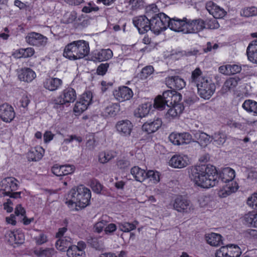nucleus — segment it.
Segmentation results:
<instances>
[{
    "instance_id": "obj_1",
    "label": "nucleus",
    "mask_w": 257,
    "mask_h": 257,
    "mask_svg": "<svg viewBox=\"0 0 257 257\" xmlns=\"http://www.w3.org/2000/svg\"><path fill=\"white\" fill-rule=\"evenodd\" d=\"M189 177L195 184L202 188H208L218 183V173L213 166L201 165L189 169Z\"/></svg>"
},
{
    "instance_id": "obj_2",
    "label": "nucleus",
    "mask_w": 257,
    "mask_h": 257,
    "mask_svg": "<svg viewBox=\"0 0 257 257\" xmlns=\"http://www.w3.org/2000/svg\"><path fill=\"white\" fill-rule=\"evenodd\" d=\"M91 198L90 190L80 185L71 189L67 195L66 203L69 205L75 204L76 206L84 208L89 204Z\"/></svg>"
},
{
    "instance_id": "obj_3",
    "label": "nucleus",
    "mask_w": 257,
    "mask_h": 257,
    "mask_svg": "<svg viewBox=\"0 0 257 257\" xmlns=\"http://www.w3.org/2000/svg\"><path fill=\"white\" fill-rule=\"evenodd\" d=\"M89 52L88 43L84 40L73 41L65 48L63 56L70 60H77L84 58Z\"/></svg>"
},
{
    "instance_id": "obj_4",
    "label": "nucleus",
    "mask_w": 257,
    "mask_h": 257,
    "mask_svg": "<svg viewBox=\"0 0 257 257\" xmlns=\"http://www.w3.org/2000/svg\"><path fill=\"white\" fill-rule=\"evenodd\" d=\"M170 18L163 13L155 14L151 18V30L155 34L159 35L167 28Z\"/></svg>"
},
{
    "instance_id": "obj_5",
    "label": "nucleus",
    "mask_w": 257,
    "mask_h": 257,
    "mask_svg": "<svg viewBox=\"0 0 257 257\" xmlns=\"http://www.w3.org/2000/svg\"><path fill=\"white\" fill-rule=\"evenodd\" d=\"M196 86L199 95L205 99H209L215 90V84L205 79H202L201 82L196 84Z\"/></svg>"
},
{
    "instance_id": "obj_6",
    "label": "nucleus",
    "mask_w": 257,
    "mask_h": 257,
    "mask_svg": "<svg viewBox=\"0 0 257 257\" xmlns=\"http://www.w3.org/2000/svg\"><path fill=\"white\" fill-rule=\"evenodd\" d=\"M173 93L174 90H167L164 92L162 96L158 95L154 100V107L161 110L166 106L170 107L173 103Z\"/></svg>"
},
{
    "instance_id": "obj_7",
    "label": "nucleus",
    "mask_w": 257,
    "mask_h": 257,
    "mask_svg": "<svg viewBox=\"0 0 257 257\" xmlns=\"http://www.w3.org/2000/svg\"><path fill=\"white\" fill-rule=\"evenodd\" d=\"M76 95L75 91L72 88L65 89L62 95L53 101L54 107L58 108L63 104L74 102L76 99Z\"/></svg>"
},
{
    "instance_id": "obj_8",
    "label": "nucleus",
    "mask_w": 257,
    "mask_h": 257,
    "mask_svg": "<svg viewBox=\"0 0 257 257\" xmlns=\"http://www.w3.org/2000/svg\"><path fill=\"white\" fill-rule=\"evenodd\" d=\"M133 23L140 34H144L151 30V18L147 15L135 17L133 20Z\"/></svg>"
},
{
    "instance_id": "obj_9",
    "label": "nucleus",
    "mask_w": 257,
    "mask_h": 257,
    "mask_svg": "<svg viewBox=\"0 0 257 257\" xmlns=\"http://www.w3.org/2000/svg\"><path fill=\"white\" fill-rule=\"evenodd\" d=\"M16 179L12 177H8L3 179L0 183V195L7 196L10 195L13 191L17 190V185L15 183Z\"/></svg>"
},
{
    "instance_id": "obj_10",
    "label": "nucleus",
    "mask_w": 257,
    "mask_h": 257,
    "mask_svg": "<svg viewBox=\"0 0 257 257\" xmlns=\"http://www.w3.org/2000/svg\"><path fill=\"white\" fill-rule=\"evenodd\" d=\"M26 41L31 45L44 46L47 43V38L40 33L31 32L26 37Z\"/></svg>"
},
{
    "instance_id": "obj_11",
    "label": "nucleus",
    "mask_w": 257,
    "mask_h": 257,
    "mask_svg": "<svg viewBox=\"0 0 257 257\" xmlns=\"http://www.w3.org/2000/svg\"><path fill=\"white\" fill-rule=\"evenodd\" d=\"M173 208L179 212L187 213L190 209V202L182 196L177 197L174 201Z\"/></svg>"
},
{
    "instance_id": "obj_12",
    "label": "nucleus",
    "mask_w": 257,
    "mask_h": 257,
    "mask_svg": "<svg viewBox=\"0 0 257 257\" xmlns=\"http://www.w3.org/2000/svg\"><path fill=\"white\" fill-rule=\"evenodd\" d=\"M15 116L13 108L7 103H5L0 106V117L2 119L6 122L11 121Z\"/></svg>"
},
{
    "instance_id": "obj_13",
    "label": "nucleus",
    "mask_w": 257,
    "mask_h": 257,
    "mask_svg": "<svg viewBox=\"0 0 257 257\" xmlns=\"http://www.w3.org/2000/svg\"><path fill=\"white\" fill-rule=\"evenodd\" d=\"M162 123V120L158 117L150 119L144 123L142 130L148 134L153 133L161 127Z\"/></svg>"
},
{
    "instance_id": "obj_14",
    "label": "nucleus",
    "mask_w": 257,
    "mask_h": 257,
    "mask_svg": "<svg viewBox=\"0 0 257 257\" xmlns=\"http://www.w3.org/2000/svg\"><path fill=\"white\" fill-rule=\"evenodd\" d=\"M133 127L132 122L127 119L119 121L115 125L117 131L123 136H130Z\"/></svg>"
},
{
    "instance_id": "obj_15",
    "label": "nucleus",
    "mask_w": 257,
    "mask_h": 257,
    "mask_svg": "<svg viewBox=\"0 0 257 257\" xmlns=\"http://www.w3.org/2000/svg\"><path fill=\"white\" fill-rule=\"evenodd\" d=\"M206 8L210 14L212 15L215 19L222 18L226 14L223 9L220 8L212 2H208L206 4Z\"/></svg>"
},
{
    "instance_id": "obj_16",
    "label": "nucleus",
    "mask_w": 257,
    "mask_h": 257,
    "mask_svg": "<svg viewBox=\"0 0 257 257\" xmlns=\"http://www.w3.org/2000/svg\"><path fill=\"white\" fill-rule=\"evenodd\" d=\"M114 95L116 99L119 101H123L125 100H128L133 95L132 90L127 86H122L118 88L114 93Z\"/></svg>"
},
{
    "instance_id": "obj_17",
    "label": "nucleus",
    "mask_w": 257,
    "mask_h": 257,
    "mask_svg": "<svg viewBox=\"0 0 257 257\" xmlns=\"http://www.w3.org/2000/svg\"><path fill=\"white\" fill-rule=\"evenodd\" d=\"M188 158L187 156L175 155L170 161L171 166L176 168H182L188 165Z\"/></svg>"
},
{
    "instance_id": "obj_18",
    "label": "nucleus",
    "mask_w": 257,
    "mask_h": 257,
    "mask_svg": "<svg viewBox=\"0 0 257 257\" xmlns=\"http://www.w3.org/2000/svg\"><path fill=\"white\" fill-rule=\"evenodd\" d=\"M151 105L145 103L140 105L134 111V115L136 117L143 118L146 117H150L152 113H150Z\"/></svg>"
},
{
    "instance_id": "obj_19",
    "label": "nucleus",
    "mask_w": 257,
    "mask_h": 257,
    "mask_svg": "<svg viewBox=\"0 0 257 257\" xmlns=\"http://www.w3.org/2000/svg\"><path fill=\"white\" fill-rule=\"evenodd\" d=\"M235 177V171L232 169L227 167L224 168L221 173L218 174L217 180L220 179L221 182L224 183L232 182V181Z\"/></svg>"
},
{
    "instance_id": "obj_20",
    "label": "nucleus",
    "mask_w": 257,
    "mask_h": 257,
    "mask_svg": "<svg viewBox=\"0 0 257 257\" xmlns=\"http://www.w3.org/2000/svg\"><path fill=\"white\" fill-rule=\"evenodd\" d=\"M169 108L165 114L166 118L171 119L180 114L184 109L183 104H177L168 107Z\"/></svg>"
},
{
    "instance_id": "obj_21",
    "label": "nucleus",
    "mask_w": 257,
    "mask_h": 257,
    "mask_svg": "<svg viewBox=\"0 0 257 257\" xmlns=\"http://www.w3.org/2000/svg\"><path fill=\"white\" fill-rule=\"evenodd\" d=\"M248 59L257 64V39L250 43L246 49Z\"/></svg>"
},
{
    "instance_id": "obj_22",
    "label": "nucleus",
    "mask_w": 257,
    "mask_h": 257,
    "mask_svg": "<svg viewBox=\"0 0 257 257\" xmlns=\"http://www.w3.org/2000/svg\"><path fill=\"white\" fill-rule=\"evenodd\" d=\"M18 77L21 81L29 82L35 78L36 74L29 68H23L19 72Z\"/></svg>"
},
{
    "instance_id": "obj_23",
    "label": "nucleus",
    "mask_w": 257,
    "mask_h": 257,
    "mask_svg": "<svg viewBox=\"0 0 257 257\" xmlns=\"http://www.w3.org/2000/svg\"><path fill=\"white\" fill-rule=\"evenodd\" d=\"M44 152V150L40 147L32 149L27 154L28 159L30 161H39L43 156Z\"/></svg>"
},
{
    "instance_id": "obj_24",
    "label": "nucleus",
    "mask_w": 257,
    "mask_h": 257,
    "mask_svg": "<svg viewBox=\"0 0 257 257\" xmlns=\"http://www.w3.org/2000/svg\"><path fill=\"white\" fill-rule=\"evenodd\" d=\"M238 186L236 182H231L227 184L223 188L218 192L220 197L225 198L231 193L235 192L238 189Z\"/></svg>"
},
{
    "instance_id": "obj_25",
    "label": "nucleus",
    "mask_w": 257,
    "mask_h": 257,
    "mask_svg": "<svg viewBox=\"0 0 257 257\" xmlns=\"http://www.w3.org/2000/svg\"><path fill=\"white\" fill-rule=\"evenodd\" d=\"M185 21H187L186 18H184L183 20L170 18V21H168V23L167 27L174 31L181 32V30L183 29V25H184Z\"/></svg>"
},
{
    "instance_id": "obj_26",
    "label": "nucleus",
    "mask_w": 257,
    "mask_h": 257,
    "mask_svg": "<svg viewBox=\"0 0 257 257\" xmlns=\"http://www.w3.org/2000/svg\"><path fill=\"white\" fill-rule=\"evenodd\" d=\"M239 80L238 77H231L226 80L221 88V93L225 94L233 89L237 85Z\"/></svg>"
},
{
    "instance_id": "obj_27",
    "label": "nucleus",
    "mask_w": 257,
    "mask_h": 257,
    "mask_svg": "<svg viewBox=\"0 0 257 257\" xmlns=\"http://www.w3.org/2000/svg\"><path fill=\"white\" fill-rule=\"evenodd\" d=\"M166 81L167 84L172 85L178 89H182L186 85L184 80L178 76L169 77L166 79Z\"/></svg>"
},
{
    "instance_id": "obj_28",
    "label": "nucleus",
    "mask_w": 257,
    "mask_h": 257,
    "mask_svg": "<svg viewBox=\"0 0 257 257\" xmlns=\"http://www.w3.org/2000/svg\"><path fill=\"white\" fill-rule=\"evenodd\" d=\"M71 238L69 237H64L58 239L55 244L56 247L57 249L61 251H65L66 249L67 253H69L71 248Z\"/></svg>"
},
{
    "instance_id": "obj_29",
    "label": "nucleus",
    "mask_w": 257,
    "mask_h": 257,
    "mask_svg": "<svg viewBox=\"0 0 257 257\" xmlns=\"http://www.w3.org/2000/svg\"><path fill=\"white\" fill-rule=\"evenodd\" d=\"M206 240L212 246H217L222 244L221 236L219 234L211 233L206 235Z\"/></svg>"
},
{
    "instance_id": "obj_30",
    "label": "nucleus",
    "mask_w": 257,
    "mask_h": 257,
    "mask_svg": "<svg viewBox=\"0 0 257 257\" xmlns=\"http://www.w3.org/2000/svg\"><path fill=\"white\" fill-rule=\"evenodd\" d=\"M131 173L137 181L142 182L146 179V171L138 166L133 167Z\"/></svg>"
},
{
    "instance_id": "obj_31",
    "label": "nucleus",
    "mask_w": 257,
    "mask_h": 257,
    "mask_svg": "<svg viewBox=\"0 0 257 257\" xmlns=\"http://www.w3.org/2000/svg\"><path fill=\"white\" fill-rule=\"evenodd\" d=\"M62 84V80L57 78L48 79L44 83L45 87L50 90H56Z\"/></svg>"
},
{
    "instance_id": "obj_32",
    "label": "nucleus",
    "mask_w": 257,
    "mask_h": 257,
    "mask_svg": "<svg viewBox=\"0 0 257 257\" xmlns=\"http://www.w3.org/2000/svg\"><path fill=\"white\" fill-rule=\"evenodd\" d=\"M120 110V106L118 103H113L107 106L103 112L106 117H114Z\"/></svg>"
},
{
    "instance_id": "obj_33",
    "label": "nucleus",
    "mask_w": 257,
    "mask_h": 257,
    "mask_svg": "<svg viewBox=\"0 0 257 257\" xmlns=\"http://www.w3.org/2000/svg\"><path fill=\"white\" fill-rule=\"evenodd\" d=\"M194 137L197 142L202 146H206L210 142L211 137L205 133L197 132L195 134Z\"/></svg>"
},
{
    "instance_id": "obj_34",
    "label": "nucleus",
    "mask_w": 257,
    "mask_h": 257,
    "mask_svg": "<svg viewBox=\"0 0 257 257\" xmlns=\"http://www.w3.org/2000/svg\"><path fill=\"white\" fill-rule=\"evenodd\" d=\"M212 140H214L216 145L222 146L226 141L227 136L223 132L219 131L215 133L211 137Z\"/></svg>"
},
{
    "instance_id": "obj_35",
    "label": "nucleus",
    "mask_w": 257,
    "mask_h": 257,
    "mask_svg": "<svg viewBox=\"0 0 257 257\" xmlns=\"http://www.w3.org/2000/svg\"><path fill=\"white\" fill-rule=\"evenodd\" d=\"M112 52L110 49L101 50L96 55L95 58L99 62L108 60L112 58Z\"/></svg>"
},
{
    "instance_id": "obj_36",
    "label": "nucleus",
    "mask_w": 257,
    "mask_h": 257,
    "mask_svg": "<svg viewBox=\"0 0 257 257\" xmlns=\"http://www.w3.org/2000/svg\"><path fill=\"white\" fill-rule=\"evenodd\" d=\"M195 33L203 30L205 29V23L204 20L198 19L191 20Z\"/></svg>"
},
{
    "instance_id": "obj_37",
    "label": "nucleus",
    "mask_w": 257,
    "mask_h": 257,
    "mask_svg": "<svg viewBox=\"0 0 257 257\" xmlns=\"http://www.w3.org/2000/svg\"><path fill=\"white\" fill-rule=\"evenodd\" d=\"M240 16L244 17L256 16L257 8L251 7L244 8L240 12Z\"/></svg>"
},
{
    "instance_id": "obj_38",
    "label": "nucleus",
    "mask_w": 257,
    "mask_h": 257,
    "mask_svg": "<svg viewBox=\"0 0 257 257\" xmlns=\"http://www.w3.org/2000/svg\"><path fill=\"white\" fill-rule=\"evenodd\" d=\"M181 32L183 34H194V31L192 23L191 20H187L185 21L183 25V29L181 30Z\"/></svg>"
},
{
    "instance_id": "obj_39",
    "label": "nucleus",
    "mask_w": 257,
    "mask_h": 257,
    "mask_svg": "<svg viewBox=\"0 0 257 257\" xmlns=\"http://www.w3.org/2000/svg\"><path fill=\"white\" fill-rule=\"evenodd\" d=\"M55 250L52 248H47L44 249H40L39 250H36L35 253L39 256L49 257L50 255H54Z\"/></svg>"
},
{
    "instance_id": "obj_40",
    "label": "nucleus",
    "mask_w": 257,
    "mask_h": 257,
    "mask_svg": "<svg viewBox=\"0 0 257 257\" xmlns=\"http://www.w3.org/2000/svg\"><path fill=\"white\" fill-rule=\"evenodd\" d=\"M229 257H239L241 254V251L237 245L229 244Z\"/></svg>"
},
{
    "instance_id": "obj_41",
    "label": "nucleus",
    "mask_w": 257,
    "mask_h": 257,
    "mask_svg": "<svg viewBox=\"0 0 257 257\" xmlns=\"http://www.w3.org/2000/svg\"><path fill=\"white\" fill-rule=\"evenodd\" d=\"M201 74L200 69L198 68H196L192 73L191 75V82L194 83L196 85L197 83L201 82L203 78L200 77Z\"/></svg>"
},
{
    "instance_id": "obj_42",
    "label": "nucleus",
    "mask_w": 257,
    "mask_h": 257,
    "mask_svg": "<svg viewBox=\"0 0 257 257\" xmlns=\"http://www.w3.org/2000/svg\"><path fill=\"white\" fill-rule=\"evenodd\" d=\"M87 107L88 105L80 99L75 103L73 110L75 112L80 113L85 110Z\"/></svg>"
},
{
    "instance_id": "obj_43",
    "label": "nucleus",
    "mask_w": 257,
    "mask_h": 257,
    "mask_svg": "<svg viewBox=\"0 0 257 257\" xmlns=\"http://www.w3.org/2000/svg\"><path fill=\"white\" fill-rule=\"evenodd\" d=\"M113 158L111 153L108 152H101L99 155V161L100 163L104 164Z\"/></svg>"
},
{
    "instance_id": "obj_44",
    "label": "nucleus",
    "mask_w": 257,
    "mask_h": 257,
    "mask_svg": "<svg viewBox=\"0 0 257 257\" xmlns=\"http://www.w3.org/2000/svg\"><path fill=\"white\" fill-rule=\"evenodd\" d=\"M205 28L209 29H217L219 27V25L216 20V19L213 18L207 19L205 21Z\"/></svg>"
},
{
    "instance_id": "obj_45",
    "label": "nucleus",
    "mask_w": 257,
    "mask_h": 257,
    "mask_svg": "<svg viewBox=\"0 0 257 257\" xmlns=\"http://www.w3.org/2000/svg\"><path fill=\"white\" fill-rule=\"evenodd\" d=\"M154 68L152 66H147L144 67L141 71L140 77L142 79H146L149 76L152 74L154 72Z\"/></svg>"
},
{
    "instance_id": "obj_46",
    "label": "nucleus",
    "mask_w": 257,
    "mask_h": 257,
    "mask_svg": "<svg viewBox=\"0 0 257 257\" xmlns=\"http://www.w3.org/2000/svg\"><path fill=\"white\" fill-rule=\"evenodd\" d=\"M120 229L123 232H129L136 228V225L134 223L129 222H123L119 224Z\"/></svg>"
},
{
    "instance_id": "obj_47",
    "label": "nucleus",
    "mask_w": 257,
    "mask_h": 257,
    "mask_svg": "<svg viewBox=\"0 0 257 257\" xmlns=\"http://www.w3.org/2000/svg\"><path fill=\"white\" fill-rule=\"evenodd\" d=\"M77 18V14L75 12L67 13L64 16L63 21L65 24H69L74 22Z\"/></svg>"
},
{
    "instance_id": "obj_48",
    "label": "nucleus",
    "mask_w": 257,
    "mask_h": 257,
    "mask_svg": "<svg viewBox=\"0 0 257 257\" xmlns=\"http://www.w3.org/2000/svg\"><path fill=\"white\" fill-rule=\"evenodd\" d=\"M146 178H149L150 180L153 181L154 182H158L160 180L159 173L154 172L153 170H150L146 172Z\"/></svg>"
},
{
    "instance_id": "obj_49",
    "label": "nucleus",
    "mask_w": 257,
    "mask_h": 257,
    "mask_svg": "<svg viewBox=\"0 0 257 257\" xmlns=\"http://www.w3.org/2000/svg\"><path fill=\"white\" fill-rule=\"evenodd\" d=\"M88 106L91 103L92 99V95L91 92L88 91L84 93L80 99Z\"/></svg>"
},
{
    "instance_id": "obj_50",
    "label": "nucleus",
    "mask_w": 257,
    "mask_h": 257,
    "mask_svg": "<svg viewBox=\"0 0 257 257\" xmlns=\"http://www.w3.org/2000/svg\"><path fill=\"white\" fill-rule=\"evenodd\" d=\"M247 204L254 209H257V193L253 194L247 200Z\"/></svg>"
},
{
    "instance_id": "obj_51",
    "label": "nucleus",
    "mask_w": 257,
    "mask_h": 257,
    "mask_svg": "<svg viewBox=\"0 0 257 257\" xmlns=\"http://www.w3.org/2000/svg\"><path fill=\"white\" fill-rule=\"evenodd\" d=\"M75 167L73 165H62V171L63 176L71 174L75 171Z\"/></svg>"
},
{
    "instance_id": "obj_52",
    "label": "nucleus",
    "mask_w": 257,
    "mask_h": 257,
    "mask_svg": "<svg viewBox=\"0 0 257 257\" xmlns=\"http://www.w3.org/2000/svg\"><path fill=\"white\" fill-rule=\"evenodd\" d=\"M144 0H130L129 4L132 5V9L134 10L143 7Z\"/></svg>"
},
{
    "instance_id": "obj_53",
    "label": "nucleus",
    "mask_w": 257,
    "mask_h": 257,
    "mask_svg": "<svg viewBox=\"0 0 257 257\" xmlns=\"http://www.w3.org/2000/svg\"><path fill=\"white\" fill-rule=\"evenodd\" d=\"M91 187L92 190L97 194L100 193L102 189L101 184L96 180L91 182Z\"/></svg>"
},
{
    "instance_id": "obj_54",
    "label": "nucleus",
    "mask_w": 257,
    "mask_h": 257,
    "mask_svg": "<svg viewBox=\"0 0 257 257\" xmlns=\"http://www.w3.org/2000/svg\"><path fill=\"white\" fill-rule=\"evenodd\" d=\"M109 67V64L101 63L97 69V73L98 75H103L105 74Z\"/></svg>"
},
{
    "instance_id": "obj_55",
    "label": "nucleus",
    "mask_w": 257,
    "mask_h": 257,
    "mask_svg": "<svg viewBox=\"0 0 257 257\" xmlns=\"http://www.w3.org/2000/svg\"><path fill=\"white\" fill-rule=\"evenodd\" d=\"M22 54V57L26 58L31 57L34 54V50L32 48L21 49L20 51Z\"/></svg>"
},
{
    "instance_id": "obj_56",
    "label": "nucleus",
    "mask_w": 257,
    "mask_h": 257,
    "mask_svg": "<svg viewBox=\"0 0 257 257\" xmlns=\"http://www.w3.org/2000/svg\"><path fill=\"white\" fill-rule=\"evenodd\" d=\"M130 163L126 160H120L117 162V166L121 170H125L130 166Z\"/></svg>"
},
{
    "instance_id": "obj_57",
    "label": "nucleus",
    "mask_w": 257,
    "mask_h": 257,
    "mask_svg": "<svg viewBox=\"0 0 257 257\" xmlns=\"http://www.w3.org/2000/svg\"><path fill=\"white\" fill-rule=\"evenodd\" d=\"M146 15L148 16V17L151 18L152 16V15L154 13H156L158 12V9L155 4H152L148 7H147L146 9Z\"/></svg>"
},
{
    "instance_id": "obj_58",
    "label": "nucleus",
    "mask_w": 257,
    "mask_h": 257,
    "mask_svg": "<svg viewBox=\"0 0 257 257\" xmlns=\"http://www.w3.org/2000/svg\"><path fill=\"white\" fill-rule=\"evenodd\" d=\"M15 233V232L11 230L8 231L6 233L5 236L10 243H15V241L16 239Z\"/></svg>"
},
{
    "instance_id": "obj_59",
    "label": "nucleus",
    "mask_w": 257,
    "mask_h": 257,
    "mask_svg": "<svg viewBox=\"0 0 257 257\" xmlns=\"http://www.w3.org/2000/svg\"><path fill=\"white\" fill-rule=\"evenodd\" d=\"M172 99L173 103L172 105H176L177 104H181V103H179L182 99V95L180 93L174 90V93H173Z\"/></svg>"
},
{
    "instance_id": "obj_60",
    "label": "nucleus",
    "mask_w": 257,
    "mask_h": 257,
    "mask_svg": "<svg viewBox=\"0 0 257 257\" xmlns=\"http://www.w3.org/2000/svg\"><path fill=\"white\" fill-rule=\"evenodd\" d=\"M62 166H58L57 165H54L52 168V173L57 176H63V171L62 170Z\"/></svg>"
},
{
    "instance_id": "obj_61",
    "label": "nucleus",
    "mask_w": 257,
    "mask_h": 257,
    "mask_svg": "<svg viewBox=\"0 0 257 257\" xmlns=\"http://www.w3.org/2000/svg\"><path fill=\"white\" fill-rule=\"evenodd\" d=\"M105 225L106 222L103 220L96 223L94 226V231L97 233L101 232Z\"/></svg>"
},
{
    "instance_id": "obj_62",
    "label": "nucleus",
    "mask_w": 257,
    "mask_h": 257,
    "mask_svg": "<svg viewBox=\"0 0 257 257\" xmlns=\"http://www.w3.org/2000/svg\"><path fill=\"white\" fill-rule=\"evenodd\" d=\"M15 213L17 216L21 215L26 218V211L21 204H18L15 208Z\"/></svg>"
},
{
    "instance_id": "obj_63",
    "label": "nucleus",
    "mask_w": 257,
    "mask_h": 257,
    "mask_svg": "<svg viewBox=\"0 0 257 257\" xmlns=\"http://www.w3.org/2000/svg\"><path fill=\"white\" fill-rule=\"evenodd\" d=\"M241 68L237 65H229V75L234 74L240 72Z\"/></svg>"
},
{
    "instance_id": "obj_64",
    "label": "nucleus",
    "mask_w": 257,
    "mask_h": 257,
    "mask_svg": "<svg viewBox=\"0 0 257 257\" xmlns=\"http://www.w3.org/2000/svg\"><path fill=\"white\" fill-rule=\"evenodd\" d=\"M35 240L37 244L41 245L47 241V237L45 234L42 233L39 237H36Z\"/></svg>"
}]
</instances>
